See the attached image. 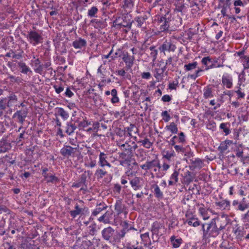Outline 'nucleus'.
Here are the masks:
<instances>
[{
  "mask_svg": "<svg viewBox=\"0 0 249 249\" xmlns=\"http://www.w3.org/2000/svg\"><path fill=\"white\" fill-rule=\"evenodd\" d=\"M120 164L123 166H129L134 160L133 154L122 151L119 153Z\"/></svg>",
  "mask_w": 249,
  "mask_h": 249,
  "instance_id": "obj_9",
  "label": "nucleus"
},
{
  "mask_svg": "<svg viewBox=\"0 0 249 249\" xmlns=\"http://www.w3.org/2000/svg\"><path fill=\"white\" fill-rule=\"evenodd\" d=\"M186 142L185 136L183 132H180L178 136H174L169 141V144L175 145L178 144H183Z\"/></svg>",
  "mask_w": 249,
  "mask_h": 249,
  "instance_id": "obj_17",
  "label": "nucleus"
},
{
  "mask_svg": "<svg viewBox=\"0 0 249 249\" xmlns=\"http://www.w3.org/2000/svg\"><path fill=\"white\" fill-rule=\"evenodd\" d=\"M17 64L19 69L20 72L26 75H31L32 74V71L30 68L23 61H17Z\"/></svg>",
  "mask_w": 249,
  "mask_h": 249,
  "instance_id": "obj_24",
  "label": "nucleus"
},
{
  "mask_svg": "<svg viewBox=\"0 0 249 249\" xmlns=\"http://www.w3.org/2000/svg\"><path fill=\"white\" fill-rule=\"evenodd\" d=\"M211 220L213 221H214L216 227L219 231L225 229L228 225L227 220L224 217H217L216 218H213Z\"/></svg>",
  "mask_w": 249,
  "mask_h": 249,
  "instance_id": "obj_25",
  "label": "nucleus"
},
{
  "mask_svg": "<svg viewBox=\"0 0 249 249\" xmlns=\"http://www.w3.org/2000/svg\"><path fill=\"white\" fill-rule=\"evenodd\" d=\"M115 210L117 212V215H119L122 213H124L125 214L127 213L126 211L125 206L123 204L121 200H117L114 206Z\"/></svg>",
  "mask_w": 249,
  "mask_h": 249,
  "instance_id": "obj_33",
  "label": "nucleus"
},
{
  "mask_svg": "<svg viewBox=\"0 0 249 249\" xmlns=\"http://www.w3.org/2000/svg\"><path fill=\"white\" fill-rule=\"evenodd\" d=\"M107 207V205L104 202H100L99 204L97 203L96 205V207L92 211L91 213V214L89 218V220L91 221L93 220L95 216H96L103 211L106 210Z\"/></svg>",
  "mask_w": 249,
  "mask_h": 249,
  "instance_id": "obj_21",
  "label": "nucleus"
},
{
  "mask_svg": "<svg viewBox=\"0 0 249 249\" xmlns=\"http://www.w3.org/2000/svg\"><path fill=\"white\" fill-rule=\"evenodd\" d=\"M139 143H141L142 145L145 148L147 149H149L153 145V143L151 142L149 140L145 138L144 139L142 140H141L138 142Z\"/></svg>",
  "mask_w": 249,
  "mask_h": 249,
  "instance_id": "obj_59",
  "label": "nucleus"
},
{
  "mask_svg": "<svg viewBox=\"0 0 249 249\" xmlns=\"http://www.w3.org/2000/svg\"><path fill=\"white\" fill-rule=\"evenodd\" d=\"M24 52L22 50H20V52L16 53L12 50H10L9 52H7L5 56L7 57H12L13 58L17 59H20L23 57V54Z\"/></svg>",
  "mask_w": 249,
  "mask_h": 249,
  "instance_id": "obj_39",
  "label": "nucleus"
},
{
  "mask_svg": "<svg viewBox=\"0 0 249 249\" xmlns=\"http://www.w3.org/2000/svg\"><path fill=\"white\" fill-rule=\"evenodd\" d=\"M111 95L112 98H111L110 101L112 104H114L119 102L120 99L117 95V90L116 89H113L111 90Z\"/></svg>",
  "mask_w": 249,
  "mask_h": 249,
  "instance_id": "obj_52",
  "label": "nucleus"
},
{
  "mask_svg": "<svg viewBox=\"0 0 249 249\" xmlns=\"http://www.w3.org/2000/svg\"><path fill=\"white\" fill-rule=\"evenodd\" d=\"M133 20L130 15H126L123 16L122 18H119L113 22V26L117 29H119L127 33L131 29Z\"/></svg>",
  "mask_w": 249,
  "mask_h": 249,
  "instance_id": "obj_3",
  "label": "nucleus"
},
{
  "mask_svg": "<svg viewBox=\"0 0 249 249\" xmlns=\"http://www.w3.org/2000/svg\"><path fill=\"white\" fill-rule=\"evenodd\" d=\"M8 101L6 104V106L8 107H11L12 106L13 104L18 101L17 96L13 92L11 93L8 96Z\"/></svg>",
  "mask_w": 249,
  "mask_h": 249,
  "instance_id": "obj_46",
  "label": "nucleus"
},
{
  "mask_svg": "<svg viewBox=\"0 0 249 249\" xmlns=\"http://www.w3.org/2000/svg\"><path fill=\"white\" fill-rule=\"evenodd\" d=\"M98 12V9L96 6H92L88 10V16L90 18L96 17V14Z\"/></svg>",
  "mask_w": 249,
  "mask_h": 249,
  "instance_id": "obj_60",
  "label": "nucleus"
},
{
  "mask_svg": "<svg viewBox=\"0 0 249 249\" xmlns=\"http://www.w3.org/2000/svg\"><path fill=\"white\" fill-rule=\"evenodd\" d=\"M76 149L77 148L72 147L69 145L64 144L60 149V153L62 156L65 158L73 157Z\"/></svg>",
  "mask_w": 249,
  "mask_h": 249,
  "instance_id": "obj_13",
  "label": "nucleus"
},
{
  "mask_svg": "<svg viewBox=\"0 0 249 249\" xmlns=\"http://www.w3.org/2000/svg\"><path fill=\"white\" fill-rule=\"evenodd\" d=\"M165 129L172 134H177L178 132L177 124L174 122L170 123L169 125H166Z\"/></svg>",
  "mask_w": 249,
  "mask_h": 249,
  "instance_id": "obj_48",
  "label": "nucleus"
},
{
  "mask_svg": "<svg viewBox=\"0 0 249 249\" xmlns=\"http://www.w3.org/2000/svg\"><path fill=\"white\" fill-rule=\"evenodd\" d=\"M143 179L141 177H135L129 180L130 184L132 189L135 191H137L142 188Z\"/></svg>",
  "mask_w": 249,
  "mask_h": 249,
  "instance_id": "obj_20",
  "label": "nucleus"
},
{
  "mask_svg": "<svg viewBox=\"0 0 249 249\" xmlns=\"http://www.w3.org/2000/svg\"><path fill=\"white\" fill-rule=\"evenodd\" d=\"M173 23L176 27H179L182 24V18L179 15H178L176 17L173 16L169 11H167L165 14L161 16L159 15L156 17V20L158 25L159 26V32L167 33L170 30V27L172 25L171 22Z\"/></svg>",
  "mask_w": 249,
  "mask_h": 249,
  "instance_id": "obj_1",
  "label": "nucleus"
},
{
  "mask_svg": "<svg viewBox=\"0 0 249 249\" xmlns=\"http://www.w3.org/2000/svg\"><path fill=\"white\" fill-rule=\"evenodd\" d=\"M169 242L172 248L178 249L183 243V240L178 235L174 234L170 236Z\"/></svg>",
  "mask_w": 249,
  "mask_h": 249,
  "instance_id": "obj_19",
  "label": "nucleus"
},
{
  "mask_svg": "<svg viewBox=\"0 0 249 249\" xmlns=\"http://www.w3.org/2000/svg\"><path fill=\"white\" fill-rule=\"evenodd\" d=\"M47 183H56L59 181V179L55 175L49 174L44 178Z\"/></svg>",
  "mask_w": 249,
  "mask_h": 249,
  "instance_id": "obj_54",
  "label": "nucleus"
},
{
  "mask_svg": "<svg viewBox=\"0 0 249 249\" xmlns=\"http://www.w3.org/2000/svg\"><path fill=\"white\" fill-rule=\"evenodd\" d=\"M135 0H124V8L126 9V11L128 10L129 11L134 5V2Z\"/></svg>",
  "mask_w": 249,
  "mask_h": 249,
  "instance_id": "obj_56",
  "label": "nucleus"
},
{
  "mask_svg": "<svg viewBox=\"0 0 249 249\" xmlns=\"http://www.w3.org/2000/svg\"><path fill=\"white\" fill-rule=\"evenodd\" d=\"M26 154L30 157L31 160H36L43 154V151L41 147L34 145L30 148L26 149Z\"/></svg>",
  "mask_w": 249,
  "mask_h": 249,
  "instance_id": "obj_8",
  "label": "nucleus"
},
{
  "mask_svg": "<svg viewBox=\"0 0 249 249\" xmlns=\"http://www.w3.org/2000/svg\"><path fill=\"white\" fill-rule=\"evenodd\" d=\"M191 161L194 168L200 169L203 165V161L199 158H196L194 160H191Z\"/></svg>",
  "mask_w": 249,
  "mask_h": 249,
  "instance_id": "obj_47",
  "label": "nucleus"
},
{
  "mask_svg": "<svg viewBox=\"0 0 249 249\" xmlns=\"http://www.w3.org/2000/svg\"><path fill=\"white\" fill-rule=\"evenodd\" d=\"M232 204L235 210L241 212H244L249 208V203H240L237 200H234Z\"/></svg>",
  "mask_w": 249,
  "mask_h": 249,
  "instance_id": "obj_31",
  "label": "nucleus"
},
{
  "mask_svg": "<svg viewBox=\"0 0 249 249\" xmlns=\"http://www.w3.org/2000/svg\"><path fill=\"white\" fill-rule=\"evenodd\" d=\"M198 212L201 215L204 220H207L210 218V216L208 213V210L205 207L204 205L203 204H198Z\"/></svg>",
  "mask_w": 249,
  "mask_h": 249,
  "instance_id": "obj_41",
  "label": "nucleus"
},
{
  "mask_svg": "<svg viewBox=\"0 0 249 249\" xmlns=\"http://www.w3.org/2000/svg\"><path fill=\"white\" fill-rule=\"evenodd\" d=\"M241 62L244 67V70L249 69V55H244L241 57Z\"/></svg>",
  "mask_w": 249,
  "mask_h": 249,
  "instance_id": "obj_58",
  "label": "nucleus"
},
{
  "mask_svg": "<svg viewBox=\"0 0 249 249\" xmlns=\"http://www.w3.org/2000/svg\"><path fill=\"white\" fill-rule=\"evenodd\" d=\"M242 228L238 225H235L232 229V232L237 239L242 240Z\"/></svg>",
  "mask_w": 249,
  "mask_h": 249,
  "instance_id": "obj_49",
  "label": "nucleus"
},
{
  "mask_svg": "<svg viewBox=\"0 0 249 249\" xmlns=\"http://www.w3.org/2000/svg\"><path fill=\"white\" fill-rule=\"evenodd\" d=\"M203 97L205 99H208L214 97V89L213 86L209 85L205 87L203 90Z\"/></svg>",
  "mask_w": 249,
  "mask_h": 249,
  "instance_id": "obj_27",
  "label": "nucleus"
},
{
  "mask_svg": "<svg viewBox=\"0 0 249 249\" xmlns=\"http://www.w3.org/2000/svg\"><path fill=\"white\" fill-rule=\"evenodd\" d=\"M128 231L126 230L122 229L120 232H116V244L119 243L122 239L124 238Z\"/></svg>",
  "mask_w": 249,
  "mask_h": 249,
  "instance_id": "obj_50",
  "label": "nucleus"
},
{
  "mask_svg": "<svg viewBox=\"0 0 249 249\" xmlns=\"http://www.w3.org/2000/svg\"><path fill=\"white\" fill-rule=\"evenodd\" d=\"M222 85L224 87L230 89L233 87V78L231 74L225 73L222 76Z\"/></svg>",
  "mask_w": 249,
  "mask_h": 249,
  "instance_id": "obj_16",
  "label": "nucleus"
},
{
  "mask_svg": "<svg viewBox=\"0 0 249 249\" xmlns=\"http://www.w3.org/2000/svg\"><path fill=\"white\" fill-rule=\"evenodd\" d=\"M99 127L100 123L98 122H95L93 123L92 126L91 127H89L87 129V131L90 132L91 131H92L96 134L99 130Z\"/></svg>",
  "mask_w": 249,
  "mask_h": 249,
  "instance_id": "obj_63",
  "label": "nucleus"
},
{
  "mask_svg": "<svg viewBox=\"0 0 249 249\" xmlns=\"http://www.w3.org/2000/svg\"><path fill=\"white\" fill-rule=\"evenodd\" d=\"M155 167H159V169H160L161 167L160 161L158 158L152 160H147L144 164L140 165L141 168L145 171L152 170V169Z\"/></svg>",
  "mask_w": 249,
  "mask_h": 249,
  "instance_id": "obj_11",
  "label": "nucleus"
},
{
  "mask_svg": "<svg viewBox=\"0 0 249 249\" xmlns=\"http://www.w3.org/2000/svg\"><path fill=\"white\" fill-rule=\"evenodd\" d=\"M107 174V172L102 168H98L95 172V176L97 179H100Z\"/></svg>",
  "mask_w": 249,
  "mask_h": 249,
  "instance_id": "obj_53",
  "label": "nucleus"
},
{
  "mask_svg": "<svg viewBox=\"0 0 249 249\" xmlns=\"http://www.w3.org/2000/svg\"><path fill=\"white\" fill-rule=\"evenodd\" d=\"M36 241L31 238H27L23 240L21 245V248L24 249H39V247L35 244Z\"/></svg>",
  "mask_w": 249,
  "mask_h": 249,
  "instance_id": "obj_18",
  "label": "nucleus"
},
{
  "mask_svg": "<svg viewBox=\"0 0 249 249\" xmlns=\"http://www.w3.org/2000/svg\"><path fill=\"white\" fill-rule=\"evenodd\" d=\"M230 126V123H222L220 124L219 129L224 134L225 136H227L231 132Z\"/></svg>",
  "mask_w": 249,
  "mask_h": 249,
  "instance_id": "obj_40",
  "label": "nucleus"
},
{
  "mask_svg": "<svg viewBox=\"0 0 249 249\" xmlns=\"http://www.w3.org/2000/svg\"><path fill=\"white\" fill-rule=\"evenodd\" d=\"M236 156L238 158H242L243 155V147L242 144H238L236 149L234 150Z\"/></svg>",
  "mask_w": 249,
  "mask_h": 249,
  "instance_id": "obj_61",
  "label": "nucleus"
},
{
  "mask_svg": "<svg viewBox=\"0 0 249 249\" xmlns=\"http://www.w3.org/2000/svg\"><path fill=\"white\" fill-rule=\"evenodd\" d=\"M197 65L198 64L196 61H194L192 63L185 64L184 66V71H192L197 68Z\"/></svg>",
  "mask_w": 249,
  "mask_h": 249,
  "instance_id": "obj_51",
  "label": "nucleus"
},
{
  "mask_svg": "<svg viewBox=\"0 0 249 249\" xmlns=\"http://www.w3.org/2000/svg\"><path fill=\"white\" fill-rule=\"evenodd\" d=\"M201 227L203 231L202 239L206 241L210 238L216 237L220 233L214 221L211 220L209 223H202Z\"/></svg>",
  "mask_w": 249,
  "mask_h": 249,
  "instance_id": "obj_2",
  "label": "nucleus"
},
{
  "mask_svg": "<svg viewBox=\"0 0 249 249\" xmlns=\"http://www.w3.org/2000/svg\"><path fill=\"white\" fill-rule=\"evenodd\" d=\"M85 209H86V211H88V210L87 208H80L79 205L78 204H76L74 207V210L71 211L70 213L71 216L73 218H74L77 215L83 214Z\"/></svg>",
  "mask_w": 249,
  "mask_h": 249,
  "instance_id": "obj_37",
  "label": "nucleus"
},
{
  "mask_svg": "<svg viewBox=\"0 0 249 249\" xmlns=\"http://www.w3.org/2000/svg\"><path fill=\"white\" fill-rule=\"evenodd\" d=\"M216 206L221 210H230L231 202L229 200L222 199L220 201L215 202Z\"/></svg>",
  "mask_w": 249,
  "mask_h": 249,
  "instance_id": "obj_30",
  "label": "nucleus"
},
{
  "mask_svg": "<svg viewBox=\"0 0 249 249\" xmlns=\"http://www.w3.org/2000/svg\"><path fill=\"white\" fill-rule=\"evenodd\" d=\"M107 155L104 152H100L99 155V161L98 164L101 167H104L107 166L108 167H111V165L107 161Z\"/></svg>",
  "mask_w": 249,
  "mask_h": 249,
  "instance_id": "obj_28",
  "label": "nucleus"
},
{
  "mask_svg": "<svg viewBox=\"0 0 249 249\" xmlns=\"http://www.w3.org/2000/svg\"><path fill=\"white\" fill-rule=\"evenodd\" d=\"M176 8L174 9L175 13H180L182 15L183 13L185 12V6L184 3L182 1L176 0L175 1Z\"/></svg>",
  "mask_w": 249,
  "mask_h": 249,
  "instance_id": "obj_43",
  "label": "nucleus"
},
{
  "mask_svg": "<svg viewBox=\"0 0 249 249\" xmlns=\"http://www.w3.org/2000/svg\"><path fill=\"white\" fill-rule=\"evenodd\" d=\"M176 45L171 40H166L160 47L159 50L161 52H174L176 49Z\"/></svg>",
  "mask_w": 249,
  "mask_h": 249,
  "instance_id": "obj_14",
  "label": "nucleus"
},
{
  "mask_svg": "<svg viewBox=\"0 0 249 249\" xmlns=\"http://www.w3.org/2000/svg\"><path fill=\"white\" fill-rule=\"evenodd\" d=\"M90 23L94 28L99 31L104 29L106 27V23L103 20L94 18L90 20Z\"/></svg>",
  "mask_w": 249,
  "mask_h": 249,
  "instance_id": "obj_35",
  "label": "nucleus"
},
{
  "mask_svg": "<svg viewBox=\"0 0 249 249\" xmlns=\"http://www.w3.org/2000/svg\"><path fill=\"white\" fill-rule=\"evenodd\" d=\"M113 215L112 212L107 211L102 215L98 218V221L99 222H102L105 224H112L111 219Z\"/></svg>",
  "mask_w": 249,
  "mask_h": 249,
  "instance_id": "obj_26",
  "label": "nucleus"
},
{
  "mask_svg": "<svg viewBox=\"0 0 249 249\" xmlns=\"http://www.w3.org/2000/svg\"><path fill=\"white\" fill-rule=\"evenodd\" d=\"M28 42L33 46L42 43L43 37L41 34L38 33L35 30H30L27 35H24Z\"/></svg>",
  "mask_w": 249,
  "mask_h": 249,
  "instance_id": "obj_6",
  "label": "nucleus"
},
{
  "mask_svg": "<svg viewBox=\"0 0 249 249\" xmlns=\"http://www.w3.org/2000/svg\"><path fill=\"white\" fill-rule=\"evenodd\" d=\"M8 78L10 79L11 82L16 83L18 84H19L23 82V79L19 76H15L9 74L8 76Z\"/></svg>",
  "mask_w": 249,
  "mask_h": 249,
  "instance_id": "obj_62",
  "label": "nucleus"
},
{
  "mask_svg": "<svg viewBox=\"0 0 249 249\" xmlns=\"http://www.w3.org/2000/svg\"><path fill=\"white\" fill-rule=\"evenodd\" d=\"M176 157V153L173 150L166 151L162 154V159H165L169 162L174 161Z\"/></svg>",
  "mask_w": 249,
  "mask_h": 249,
  "instance_id": "obj_38",
  "label": "nucleus"
},
{
  "mask_svg": "<svg viewBox=\"0 0 249 249\" xmlns=\"http://www.w3.org/2000/svg\"><path fill=\"white\" fill-rule=\"evenodd\" d=\"M165 230L163 223L156 221L152 223L150 231L152 232L151 237L154 242L159 240L160 237L163 234Z\"/></svg>",
  "mask_w": 249,
  "mask_h": 249,
  "instance_id": "obj_4",
  "label": "nucleus"
},
{
  "mask_svg": "<svg viewBox=\"0 0 249 249\" xmlns=\"http://www.w3.org/2000/svg\"><path fill=\"white\" fill-rule=\"evenodd\" d=\"M164 62L161 60L158 64L154 65V69L152 70L153 75L157 82H161L164 77V72L166 70L165 66H163Z\"/></svg>",
  "mask_w": 249,
  "mask_h": 249,
  "instance_id": "obj_7",
  "label": "nucleus"
},
{
  "mask_svg": "<svg viewBox=\"0 0 249 249\" xmlns=\"http://www.w3.org/2000/svg\"><path fill=\"white\" fill-rule=\"evenodd\" d=\"M102 238L106 241H108L111 245L116 244V232L115 230L110 226L104 228L101 231Z\"/></svg>",
  "mask_w": 249,
  "mask_h": 249,
  "instance_id": "obj_5",
  "label": "nucleus"
},
{
  "mask_svg": "<svg viewBox=\"0 0 249 249\" xmlns=\"http://www.w3.org/2000/svg\"><path fill=\"white\" fill-rule=\"evenodd\" d=\"M140 237L144 247H149L152 245L148 232L141 234Z\"/></svg>",
  "mask_w": 249,
  "mask_h": 249,
  "instance_id": "obj_44",
  "label": "nucleus"
},
{
  "mask_svg": "<svg viewBox=\"0 0 249 249\" xmlns=\"http://www.w3.org/2000/svg\"><path fill=\"white\" fill-rule=\"evenodd\" d=\"M117 145L120 147L122 151L130 153L131 152V153H133L131 142L130 141H126L124 143H121L120 142H119Z\"/></svg>",
  "mask_w": 249,
  "mask_h": 249,
  "instance_id": "obj_36",
  "label": "nucleus"
},
{
  "mask_svg": "<svg viewBox=\"0 0 249 249\" xmlns=\"http://www.w3.org/2000/svg\"><path fill=\"white\" fill-rule=\"evenodd\" d=\"M31 65L34 67L36 73L42 74L43 72V65L38 58H36L35 55L33 56V59L31 60Z\"/></svg>",
  "mask_w": 249,
  "mask_h": 249,
  "instance_id": "obj_15",
  "label": "nucleus"
},
{
  "mask_svg": "<svg viewBox=\"0 0 249 249\" xmlns=\"http://www.w3.org/2000/svg\"><path fill=\"white\" fill-rule=\"evenodd\" d=\"M179 174V169H175L173 173L170 175L168 180L169 186H174L177 185L178 181V176Z\"/></svg>",
  "mask_w": 249,
  "mask_h": 249,
  "instance_id": "obj_29",
  "label": "nucleus"
},
{
  "mask_svg": "<svg viewBox=\"0 0 249 249\" xmlns=\"http://www.w3.org/2000/svg\"><path fill=\"white\" fill-rule=\"evenodd\" d=\"M151 187L154 189L153 192L155 196L158 199H162L163 197V194L160 191L159 186L157 184H155L152 185Z\"/></svg>",
  "mask_w": 249,
  "mask_h": 249,
  "instance_id": "obj_45",
  "label": "nucleus"
},
{
  "mask_svg": "<svg viewBox=\"0 0 249 249\" xmlns=\"http://www.w3.org/2000/svg\"><path fill=\"white\" fill-rule=\"evenodd\" d=\"M148 18V16L146 14H144L143 15L136 17L133 21L136 23L137 27L142 28V30H144L146 28V20Z\"/></svg>",
  "mask_w": 249,
  "mask_h": 249,
  "instance_id": "obj_22",
  "label": "nucleus"
},
{
  "mask_svg": "<svg viewBox=\"0 0 249 249\" xmlns=\"http://www.w3.org/2000/svg\"><path fill=\"white\" fill-rule=\"evenodd\" d=\"M77 126L72 122H67L66 123L65 132L69 135L73 134L76 129Z\"/></svg>",
  "mask_w": 249,
  "mask_h": 249,
  "instance_id": "obj_42",
  "label": "nucleus"
},
{
  "mask_svg": "<svg viewBox=\"0 0 249 249\" xmlns=\"http://www.w3.org/2000/svg\"><path fill=\"white\" fill-rule=\"evenodd\" d=\"M149 50L150 51V57L152 58V61L154 62L157 57L158 52V50L156 49L155 46H151L149 47Z\"/></svg>",
  "mask_w": 249,
  "mask_h": 249,
  "instance_id": "obj_55",
  "label": "nucleus"
},
{
  "mask_svg": "<svg viewBox=\"0 0 249 249\" xmlns=\"http://www.w3.org/2000/svg\"><path fill=\"white\" fill-rule=\"evenodd\" d=\"M122 59L125 63L126 69L127 70L131 69L134 64L135 60L134 55L131 56L128 53H125L123 54Z\"/></svg>",
  "mask_w": 249,
  "mask_h": 249,
  "instance_id": "obj_23",
  "label": "nucleus"
},
{
  "mask_svg": "<svg viewBox=\"0 0 249 249\" xmlns=\"http://www.w3.org/2000/svg\"><path fill=\"white\" fill-rule=\"evenodd\" d=\"M28 112L29 109L28 108H24V109L18 110L14 113L13 118H16L18 122L23 125Z\"/></svg>",
  "mask_w": 249,
  "mask_h": 249,
  "instance_id": "obj_12",
  "label": "nucleus"
},
{
  "mask_svg": "<svg viewBox=\"0 0 249 249\" xmlns=\"http://www.w3.org/2000/svg\"><path fill=\"white\" fill-rule=\"evenodd\" d=\"M201 62L205 66V69H207L210 66V64L212 62V58L210 56L204 57Z\"/></svg>",
  "mask_w": 249,
  "mask_h": 249,
  "instance_id": "obj_64",
  "label": "nucleus"
},
{
  "mask_svg": "<svg viewBox=\"0 0 249 249\" xmlns=\"http://www.w3.org/2000/svg\"><path fill=\"white\" fill-rule=\"evenodd\" d=\"M11 143L6 139L2 138L0 141V153H5L11 149Z\"/></svg>",
  "mask_w": 249,
  "mask_h": 249,
  "instance_id": "obj_32",
  "label": "nucleus"
},
{
  "mask_svg": "<svg viewBox=\"0 0 249 249\" xmlns=\"http://www.w3.org/2000/svg\"><path fill=\"white\" fill-rule=\"evenodd\" d=\"M87 45V41L81 37L75 39L72 43V46L76 49H81Z\"/></svg>",
  "mask_w": 249,
  "mask_h": 249,
  "instance_id": "obj_34",
  "label": "nucleus"
},
{
  "mask_svg": "<svg viewBox=\"0 0 249 249\" xmlns=\"http://www.w3.org/2000/svg\"><path fill=\"white\" fill-rule=\"evenodd\" d=\"M186 219L185 223L187 224L189 226L194 227H197L201 225L202 223L196 215L190 212H187L185 214Z\"/></svg>",
  "mask_w": 249,
  "mask_h": 249,
  "instance_id": "obj_10",
  "label": "nucleus"
},
{
  "mask_svg": "<svg viewBox=\"0 0 249 249\" xmlns=\"http://www.w3.org/2000/svg\"><path fill=\"white\" fill-rule=\"evenodd\" d=\"M57 112L64 120L68 119L69 117V114L62 107L58 108Z\"/></svg>",
  "mask_w": 249,
  "mask_h": 249,
  "instance_id": "obj_57",
  "label": "nucleus"
}]
</instances>
